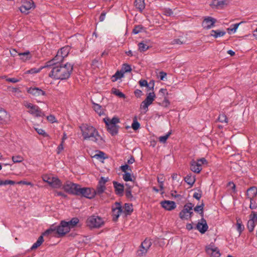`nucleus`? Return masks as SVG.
<instances>
[{
    "instance_id": "nucleus-1",
    "label": "nucleus",
    "mask_w": 257,
    "mask_h": 257,
    "mask_svg": "<svg viewBox=\"0 0 257 257\" xmlns=\"http://www.w3.org/2000/svg\"><path fill=\"white\" fill-rule=\"evenodd\" d=\"M50 67L52 68L49 76L55 80H65L68 79L73 69V65L66 63L64 65L56 64Z\"/></svg>"
},
{
    "instance_id": "nucleus-2",
    "label": "nucleus",
    "mask_w": 257,
    "mask_h": 257,
    "mask_svg": "<svg viewBox=\"0 0 257 257\" xmlns=\"http://www.w3.org/2000/svg\"><path fill=\"white\" fill-rule=\"evenodd\" d=\"M80 129L84 140L92 141L99 145L104 143V140L94 126L85 123L80 126Z\"/></svg>"
},
{
    "instance_id": "nucleus-3",
    "label": "nucleus",
    "mask_w": 257,
    "mask_h": 257,
    "mask_svg": "<svg viewBox=\"0 0 257 257\" xmlns=\"http://www.w3.org/2000/svg\"><path fill=\"white\" fill-rule=\"evenodd\" d=\"M67 225V223H66V221H61L59 225H52L50 228L46 230L43 233V235H48L52 233L53 232H56L58 237L63 236L70 231L69 228Z\"/></svg>"
},
{
    "instance_id": "nucleus-4",
    "label": "nucleus",
    "mask_w": 257,
    "mask_h": 257,
    "mask_svg": "<svg viewBox=\"0 0 257 257\" xmlns=\"http://www.w3.org/2000/svg\"><path fill=\"white\" fill-rule=\"evenodd\" d=\"M71 50V47L69 46H66L58 50L55 57L50 61H48V66H53L58 64L63 61L64 58L67 56Z\"/></svg>"
},
{
    "instance_id": "nucleus-5",
    "label": "nucleus",
    "mask_w": 257,
    "mask_h": 257,
    "mask_svg": "<svg viewBox=\"0 0 257 257\" xmlns=\"http://www.w3.org/2000/svg\"><path fill=\"white\" fill-rule=\"evenodd\" d=\"M104 223L103 218L95 215L89 216L86 220L87 225L90 228H99L104 225Z\"/></svg>"
},
{
    "instance_id": "nucleus-6",
    "label": "nucleus",
    "mask_w": 257,
    "mask_h": 257,
    "mask_svg": "<svg viewBox=\"0 0 257 257\" xmlns=\"http://www.w3.org/2000/svg\"><path fill=\"white\" fill-rule=\"evenodd\" d=\"M79 187L80 185L79 184L67 181L63 185L62 188L69 194L77 195Z\"/></svg>"
},
{
    "instance_id": "nucleus-7",
    "label": "nucleus",
    "mask_w": 257,
    "mask_h": 257,
    "mask_svg": "<svg viewBox=\"0 0 257 257\" xmlns=\"http://www.w3.org/2000/svg\"><path fill=\"white\" fill-rule=\"evenodd\" d=\"M207 164V161L204 158L197 159L196 161L192 160L190 163V169L194 173H199L202 169V165Z\"/></svg>"
},
{
    "instance_id": "nucleus-8",
    "label": "nucleus",
    "mask_w": 257,
    "mask_h": 257,
    "mask_svg": "<svg viewBox=\"0 0 257 257\" xmlns=\"http://www.w3.org/2000/svg\"><path fill=\"white\" fill-rule=\"evenodd\" d=\"M24 106L28 109V112L33 116L40 117L42 116L43 112L38 106L28 102L24 103Z\"/></svg>"
},
{
    "instance_id": "nucleus-9",
    "label": "nucleus",
    "mask_w": 257,
    "mask_h": 257,
    "mask_svg": "<svg viewBox=\"0 0 257 257\" xmlns=\"http://www.w3.org/2000/svg\"><path fill=\"white\" fill-rule=\"evenodd\" d=\"M194 205L191 203H187L184 205L183 209L180 212L179 217L182 219L187 220L190 218L193 214V207Z\"/></svg>"
},
{
    "instance_id": "nucleus-10",
    "label": "nucleus",
    "mask_w": 257,
    "mask_h": 257,
    "mask_svg": "<svg viewBox=\"0 0 257 257\" xmlns=\"http://www.w3.org/2000/svg\"><path fill=\"white\" fill-rule=\"evenodd\" d=\"M42 178L44 182H47L50 186L54 188H60L62 185L61 181L57 177L44 175Z\"/></svg>"
},
{
    "instance_id": "nucleus-11",
    "label": "nucleus",
    "mask_w": 257,
    "mask_h": 257,
    "mask_svg": "<svg viewBox=\"0 0 257 257\" xmlns=\"http://www.w3.org/2000/svg\"><path fill=\"white\" fill-rule=\"evenodd\" d=\"M94 189L89 187H81L80 186L77 196L84 197L88 199H92L95 197Z\"/></svg>"
},
{
    "instance_id": "nucleus-12",
    "label": "nucleus",
    "mask_w": 257,
    "mask_h": 257,
    "mask_svg": "<svg viewBox=\"0 0 257 257\" xmlns=\"http://www.w3.org/2000/svg\"><path fill=\"white\" fill-rule=\"evenodd\" d=\"M122 212V208L120 203L116 202L112 206V217L114 221H116Z\"/></svg>"
},
{
    "instance_id": "nucleus-13",
    "label": "nucleus",
    "mask_w": 257,
    "mask_h": 257,
    "mask_svg": "<svg viewBox=\"0 0 257 257\" xmlns=\"http://www.w3.org/2000/svg\"><path fill=\"white\" fill-rule=\"evenodd\" d=\"M156 95L154 92H150L148 94L146 99L141 103V108L144 109L146 111L148 110V108L155 100Z\"/></svg>"
},
{
    "instance_id": "nucleus-14",
    "label": "nucleus",
    "mask_w": 257,
    "mask_h": 257,
    "mask_svg": "<svg viewBox=\"0 0 257 257\" xmlns=\"http://www.w3.org/2000/svg\"><path fill=\"white\" fill-rule=\"evenodd\" d=\"M22 5L20 8V10L22 13L27 14L30 10L35 8L34 3L32 0H22Z\"/></svg>"
},
{
    "instance_id": "nucleus-15",
    "label": "nucleus",
    "mask_w": 257,
    "mask_h": 257,
    "mask_svg": "<svg viewBox=\"0 0 257 257\" xmlns=\"http://www.w3.org/2000/svg\"><path fill=\"white\" fill-rule=\"evenodd\" d=\"M230 3L229 0H212L210 6L212 8L221 9Z\"/></svg>"
},
{
    "instance_id": "nucleus-16",
    "label": "nucleus",
    "mask_w": 257,
    "mask_h": 257,
    "mask_svg": "<svg viewBox=\"0 0 257 257\" xmlns=\"http://www.w3.org/2000/svg\"><path fill=\"white\" fill-rule=\"evenodd\" d=\"M196 228L202 234L204 233L207 230L208 226L206 220L203 217L198 221Z\"/></svg>"
},
{
    "instance_id": "nucleus-17",
    "label": "nucleus",
    "mask_w": 257,
    "mask_h": 257,
    "mask_svg": "<svg viewBox=\"0 0 257 257\" xmlns=\"http://www.w3.org/2000/svg\"><path fill=\"white\" fill-rule=\"evenodd\" d=\"M206 251L211 257H219L221 255L217 247L211 244L206 247Z\"/></svg>"
},
{
    "instance_id": "nucleus-18",
    "label": "nucleus",
    "mask_w": 257,
    "mask_h": 257,
    "mask_svg": "<svg viewBox=\"0 0 257 257\" xmlns=\"http://www.w3.org/2000/svg\"><path fill=\"white\" fill-rule=\"evenodd\" d=\"M216 22V20L211 17H207L204 18L202 22V26L205 29H209L212 28L215 23Z\"/></svg>"
},
{
    "instance_id": "nucleus-19",
    "label": "nucleus",
    "mask_w": 257,
    "mask_h": 257,
    "mask_svg": "<svg viewBox=\"0 0 257 257\" xmlns=\"http://www.w3.org/2000/svg\"><path fill=\"white\" fill-rule=\"evenodd\" d=\"M27 91L29 93L36 97L46 95V92L38 87H30L28 89Z\"/></svg>"
},
{
    "instance_id": "nucleus-20",
    "label": "nucleus",
    "mask_w": 257,
    "mask_h": 257,
    "mask_svg": "<svg viewBox=\"0 0 257 257\" xmlns=\"http://www.w3.org/2000/svg\"><path fill=\"white\" fill-rule=\"evenodd\" d=\"M161 205L162 207L167 210H172L176 207L175 203L174 201L169 200L162 201Z\"/></svg>"
},
{
    "instance_id": "nucleus-21",
    "label": "nucleus",
    "mask_w": 257,
    "mask_h": 257,
    "mask_svg": "<svg viewBox=\"0 0 257 257\" xmlns=\"http://www.w3.org/2000/svg\"><path fill=\"white\" fill-rule=\"evenodd\" d=\"M10 115L4 109H0V123L4 124L9 119Z\"/></svg>"
},
{
    "instance_id": "nucleus-22",
    "label": "nucleus",
    "mask_w": 257,
    "mask_h": 257,
    "mask_svg": "<svg viewBox=\"0 0 257 257\" xmlns=\"http://www.w3.org/2000/svg\"><path fill=\"white\" fill-rule=\"evenodd\" d=\"M113 184L116 194L119 195H122L124 191L123 185L116 181H113Z\"/></svg>"
},
{
    "instance_id": "nucleus-23",
    "label": "nucleus",
    "mask_w": 257,
    "mask_h": 257,
    "mask_svg": "<svg viewBox=\"0 0 257 257\" xmlns=\"http://www.w3.org/2000/svg\"><path fill=\"white\" fill-rule=\"evenodd\" d=\"M48 65V61L45 63V64L40 67L39 68H33L30 70H28L25 72V74H35L40 72L43 69L45 68H49L51 66Z\"/></svg>"
},
{
    "instance_id": "nucleus-24",
    "label": "nucleus",
    "mask_w": 257,
    "mask_h": 257,
    "mask_svg": "<svg viewBox=\"0 0 257 257\" xmlns=\"http://www.w3.org/2000/svg\"><path fill=\"white\" fill-rule=\"evenodd\" d=\"M103 121L105 124H111L113 125H117L116 124L119 122V119L117 117H113L111 119L108 117L103 118Z\"/></svg>"
},
{
    "instance_id": "nucleus-25",
    "label": "nucleus",
    "mask_w": 257,
    "mask_h": 257,
    "mask_svg": "<svg viewBox=\"0 0 257 257\" xmlns=\"http://www.w3.org/2000/svg\"><path fill=\"white\" fill-rule=\"evenodd\" d=\"M257 195V188L250 187L247 191L246 195L248 198H253Z\"/></svg>"
},
{
    "instance_id": "nucleus-26",
    "label": "nucleus",
    "mask_w": 257,
    "mask_h": 257,
    "mask_svg": "<svg viewBox=\"0 0 257 257\" xmlns=\"http://www.w3.org/2000/svg\"><path fill=\"white\" fill-rule=\"evenodd\" d=\"M19 55L21 57V60L23 62H26L32 58V55L30 54V52L29 51L23 53H19Z\"/></svg>"
},
{
    "instance_id": "nucleus-27",
    "label": "nucleus",
    "mask_w": 257,
    "mask_h": 257,
    "mask_svg": "<svg viewBox=\"0 0 257 257\" xmlns=\"http://www.w3.org/2000/svg\"><path fill=\"white\" fill-rule=\"evenodd\" d=\"M108 132L112 135H116L118 133V126L111 124H106Z\"/></svg>"
},
{
    "instance_id": "nucleus-28",
    "label": "nucleus",
    "mask_w": 257,
    "mask_h": 257,
    "mask_svg": "<svg viewBox=\"0 0 257 257\" xmlns=\"http://www.w3.org/2000/svg\"><path fill=\"white\" fill-rule=\"evenodd\" d=\"M133 211V205L130 203H125L122 208V212L125 215H130Z\"/></svg>"
},
{
    "instance_id": "nucleus-29",
    "label": "nucleus",
    "mask_w": 257,
    "mask_h": 257,
    "mask_svg": "<svg viewBox=\"0 0 257 257\" xmlns=\"http://www.w3.org/2000/svg\"><path fill=\"white\" fill-rule=\"evenodd\" d=\"M135 5L137 9L142 12L145 8V0H136Z\"/></svg>"
},
{
    "instance_id": "nucleus-30",
    "label": "nucleus",
    "mask_w": 257,
    "mask_h": 257,
    "mask_svg": "<svg viewBox=\"0 0 257 257\" xmlns=\"http://www.w3.org/2000/svg\"><path fill=\"white\" fill-rule=\"evenodd\" d=\"M225 32L223 31H220L219 30H212L211 31L210 36L217 38L218 37H223L225 34Z\"/></svg>"
},
{
    "instance_id": "nucleus-31",
    "label": "nucleus",
    "mask_w": 257,
    "mask_h": 257,
    "mask_svg": "<svg viewBox=\"0 0 257 257\" xmlns=\"http://www.w3.org/2000/svg\"><path fill=\"white\" fill-rule=\"evenodd\" d=\"M106 190L105 186H102L99 184H98L97 186L96 189H94V194L95 196L96 195L100 196Z\"/></svg>"
},
{
    "instance_id": "nucleus-32",
    "label": "nucleus",
    "mask_w": 257,
    "mask_h": 257,
    "mask_svg": "<svg viewBox=\"0 0 257 257\" xmlns=\"http://www.w3.org/2000/svg\"><path fill=\"white\" fill-rule=\"evenodd\" d=\"M44 235H43V233L42 235H41L39 237L37 241L35 243H34L33 244V245L31 246V250H33V249H36L37 248H38L39 246H40L42 244V243L44 241V238H43Z\"/></svg>"
},
{
    "instance_id": "nucleus-33",
    "label": "nucleus",
    "mask_w": 257,
    "mask_h": 257,
    "mask_svg": "<svg viewBox=\"0 0 257 257\" xmlns=\"http://www.w3.org/2000/svg\"><path fill=\"white\" fill-rule=\"evenodd\" d=\"M186 183L190 186H193L195 181V177L191 174L187 175L184 178Z\"/></svg>"
},
{
    "instance_id": "nucleus-34",
    "label": "nucleus",
    "mask_w": 257,
    "mask_h": 257,
    "mask_svg": "<svg viewBox=\"0 0 257 257\" xmlns=\"http://www.w3.org/2000/svg\"><path fill=\"white\" fill-rule=\"evenodd\" d=\"M78 222L79 219L76 217L73 218L70 221H66V223H67V226L69 228V230L71 228L75 227Z\"/></svg>"
},
{
    "instance_id": "nucleus-35",
    "label": "nucleus",
    "mask_w": 257,
    "mask_h": 257,
    "mask_svg": "<svg viewBox=\"0 0 257 257\" xmlns=\"http://www.w3.org/2000/svg\"><path fill=\"white\" fill-rule=\"evenodd\" d=\"M93 109L100 116L104 114L101 106L98 104L94 103Z\"/></svg>"
},
{
    "instance_id": "nucleus-36",
    "label": "nucleus",
    "mask_w": 257,
    "mask_h": 257,
    "mask_svg": "<svg viewBox=\"0 0 257 257\" xmlns=\"http://www.w3.org/2000/svg\"><path fill=\"white\" fill-rule=\"evenodd\" d=\"M241 23H242V22L231 25L227 29L228 33H229V34L230 33V32H232V33H235L236 32V30L237 29L238 26H239V25Z\"/></svg>"
},
{
    "instance_id": "nucleus-37",
    "label": "nucleus",
    "mask_w": 257,
    "mask_h": 257,
    "mask_svg": "<svg viewBox=\"0 0 257 257\" xmlns=\"http://www.w3.org/2000/svg\"><path fill=\"white\" fill-rule=\"evenodd\" d=\"M203 206L204 204L202 203L200 205H197L194 208V210L195 212L199 213L202 217H203Z\"/></svg>"
},
{
    "instance_id": "nucleus-38",
    "label": "nucleus",
    "mask_w": 257,
    "mask_h": 257,
    "mask_svg": "<svg viewBox=\"0 0 257 257\" xmlns=\"http://www.w3.org/2000/svg\"><path fill=\"white\" fill-rule=\"evenodd\" d=\"M138 47L139 50L141 52H145L147 51L149 48V46L147 45L143 42L139 43L138 44Z\"/></svg>"
},
{
    "instance_id": "nucleus-39",
    "label": "nucleus",
    "mask_w": 257,
    "mask_h": 257,
    "mask_svg": "<svg viewBox=\"0 0 257 257\" xmlns=\"http://www.w3.org/2000/svg\"><path fill=\"white\" fill-rule=\"evenodd\" d=\"M12 159L14 163H21L24 161L23 157L20 155L14 156Z\"/></svg>"
},
{
    "instance_id": "nucleus-40",
    "label": "nucleus",
    "mask_w": 257,
    "mask_h": 257,
    "mask_svg": "<svg viewBox=\"0 0 257 257\" xmlns=\"http://www.w3.org/2000/svg\"><path fill=\"white\" fill-rule=\"evenodd\" d=\"M141 245L143 246V247L145 248L148 250L152 245V242L149 239H146L143 242H142Z\"/></svg>"
},
{
    "instance_id": "nucleus-41",
    "label": "nucleus",
    "mask_w": 257,
    "mask_h": 257,
    "mask_svg": "<svg viewBox=\"0 0 257 257\" xmlns=\"http://www.w3.org/2000/svg\"><path fill=\"white\" fill-rule=\"evenodd\" d=\"M255 226V222L252 220H249L247 222V227L249 232H252Z\"/></svg>"
},
{
    "instance_id": "nucleus-42",
    "label": "nucleus",
    "mask_w": 257,
    "mask_h": 257,
    "mask_svg": "<svg viewBox=\"0 0 257 257\" xmlns=\"http://www.w3.org/2000/svg\"><path fill=\"white\" fill-rule=\"evenodd\" d=\"M237 230L240 233L244 229V226L242 224L241 221L240 219H237L236 221Z\"/></svg>"
},
{
    "instance_id": "nucleus-43",
    "label": "nucleus",
    "mask_w": 257,
    "mask_h": 257,
    "mask_svg": "<svg viewBox=\"0 0 257 257\" xmlns=\"http://www.w3.org/2000/svg\"><path fill=\"white\" fill-rule=\"evenodd\" d=\"M148 250L147 249L143 247V246L141 245L139 249L137 251L138 255L139 256H143L146 254Z\"/></svg>"
},
{
    "instance_id": "nucleus-44",
    "label": "nucleus",
    "mask_w": 257,
    "mask_h": 257,
    "mask_svg": "<svg viewBox=\"0 0 257 257\" xmlns=\"http://www.w3.org/2000/svg\"><path fill=\"white\" fill-rule=\"evenodd\" d=\"M123 76V73H120V72H119L118 71H117L115 73V74L114 75H113V76L112 77V81H116L118 79H120L121 78H122Z\"/></svg>"
},
{
    "instance_id": "nucleus-45",
    "label": "nucleus",
    "mask_w": 257,
    "mask_h": 257,
    "mask_svg": "<svg viewBox=\"0 0 257 257\" xmlns=\"http://www.w3.org/2000/svg\"><path fill=\"white\" fill-rule=\"evenodd\" d=\"M171 134V132H168L166 135L160 137L159 138V141L161 143H165Z\"/></svg>"
},
{
    "instance_id": "nucleus-46",
    "label": "nucleus",
    "mask_w": 257,
    "mask_h": 257,
    "mask_svg": "<svg viewBox=\"0 0 257 257\" xmlns=\"http://www.w3.org/2000/svg\"><path fill=\"white\" fill-rule=\"evenodd\" d=\"M123 179L127 182V181H132V176L130 173H125L123 174L122 176Z\"/></svg>"
},
{
    "instance_id": "nucleus-47",
    "label": "nucleus",
    "mask_w": 257,
    "mask_h": 257,
    "mask_svg": "<svg viewBox=\"0 0 257 257\" xmlns=\"http://www.w3.org/2000/svg\"><path fill=\"white\" fill-rule=\"evenodd\" d=\"M250 200L249 208L251 209H254L257 208V203L253 200V198H248Z\"/></svg>"
},
{
    "instance_id": "nucleus-48",
    "label": "nucleus",
    "mask_w": 257,
    "mask_h": 257,
    "mask_svg": "<svg viewBox=\"0 0 257 257\" xmlns=\"http://www.w3.org/2000/svg\"><path fill=\"white\" fill-rule=\"evenodd\" d=\"M140 126V124L139 122L137 120V119H134L132 124V127L133 128V130L136 131L139 128Z\"/></svg>"
},
{
    "instance_id": "nucleus-49",
    "label": "nucleus",
    "mask_w": 257,
    "mask_h": 257,
    "mask_svg": "<svg viewBox=\"0 0 257 257\" xmlns=\"http://www.w3.org/2000/svg\"><path fill=\"white\" fill-rule=\"evenodd\" d=\"M113 93L120 98H125V95L116 89H114V90H113Z\"/></svg>"
},
{
    "instance_id": "nucleus-50",
    "label": "nucleus",
    "mask_w": 257,
    "mask_h": 257,
    "mask_svg": "<svg viewBox=\"0 0 257 257\" xmlns=\"http://www.w3.org/2000/svg\"><path fill=\"white\" fill-rule=\"evenodd\" d=\"M108 181V177H101L99 180L98 184L102 186H105V183Z\"/></svg>"
},
{
    "instance_id": "nucleus-51",
    "label": "nucleus",
    "mask_w": 257,
    "mask_h": 257,
    "mask_svg": "<svg viewBox=\"0 0 257 257\" xmlns=\"http://www.w3.org/2000/svg\"><path fill=\"white\" fill-rule=\"evenodd\" d=\"M218 119L221 122H227V118L226 116L223 114L219 115Z\"/></svg>"
},
{
    "instance_id": "nucleus-52",
    "label": "nucleus",
    "mask_w": 257,
    "mask_h": 257,
    "mask_svg": "<svg viewBox=\"0 0 257 257\" xmlns=\"http://www.w3.org/2000/svg\"><path fill=\"white\" fill-rule=\"evenodd\" d=\"M164 14L167 16H171L173 15V13L171 9L169 8H165L163 10Z\"/></svg>"
},
{
    "instance_id": "nucleus-53",
    "label": "nucleus",
    "mask_w": 257,
    "mask_h": 257,
    "mask_svg": "<svg viewBox=\"0 0 257 257\" xmlns=\"http://www.w3.org/2000/svg\"><path fill=\"white\" fill-rule=\"evenodd\" d=\"M143 29V27L142 26L139 25L136 26L133 30V32L135 34H137L141 32Z\"/></svg>"
},
{
    "instance_id": "nucleus-54",
    "label": "nucleus",
    "mask_w": 257,
    "mask_h": 257,
    "mask_svg": "<svg viewBox=\"0 0 257 257\" xmlns=\"http://www.w3.org/2000/svg\"><path fill=\"white\" fill-rule=\"evenodd\" d=\"M122 69L125 72H130L132 71L131 66L127 64H123Z\"/></svg>"
},
{
    "instance_id": "nucleus-55",
    "label": "nucleus",
    "mask_w": 257,
    "mask_h": 257,
    "mask_svg": "<svg viewBox=\"0 0 257 257\" xmlns=\"http://www.w3.org/2000/svg\"><path fill=\"white\" fill-rule=\"evenodd\" d=\"M158 182L159 184V187L160 188V190H163L164 189V179L163 178H160L159 177L157 178Z\"/></svg>"
},
{
    "instance_id": "nucleus-56",
    "label": "nucleus",
    "mask_w": 257,
    "mask_h": 257,
    "mask_svg": "<svg viewBox=\"0 0 257 257\" xmlns=\"http://www.w3.org/2000/svg\"><path fill=\"white\" fill-rule=\"evenodd\" d=\"M36 132L38 133V134H39V135H41L42 136H43L44 137H47L48 135L45 133V132L44 131V130H43V129L42 128H36Z\"/></svg>"
},
{
    "instance_id": "nucleus-57",
    "label": "nucleus",
    "mask_w": 257,
    "mask_h": 257,
    "mask_svg": "<svg viewBox=\"0 0 257 257\" xmlns=\"http://www.w3.org/2000/svg\"><path fill=\"white\" fill-rule=\"evenodd\" d=\"M120 169L124 173H127L126 172L127 170H130V171H131V168L127 165H124L121 166L120 167Z\"/></svg>"
},
{
    "instance_id": "nucleus-58",
    "label": "nucleus",
    "mask_w": 257,
    "mask_h": 257,
    "mask_svg": "<svg viewBox=\"0 0 257 257\" xmlns=\"http://www.w3.org/2000/svg\"><path fill=\"white\" fill-rule=\"evenodd\" d=\"M16 184V182L12 180H7L3 181L2 185H13Z\"/></svg>"
},
{
    "instance_id": "nucleus-59",
    "label": "nucleus",
    "mask_w": 257,
    "mask_h": 257,
    "mask_svg": "<svg viewBox=\"0 0 257 257\" xmlns=\"http://www.w3.org/2000/svg\"><path fill=\"white\" fill-rule=\"evenodd\" d=\"M249 220H252L254 222L257 221V213L254 212H252V213L250 215V219Z\"/></svg>"
},
{
    "instance_id": "nucleus-60",
    "label": "nucleus",
    "mask_w": 257,
    "mask_h": 257,
    "mask_svg": "<svg viewBox=\"0 0 257 257\" xmlns=\"http://www.w3.org/2000/svg\"><path fill=\"white\" fill-rule=\"evenodd\" d=\"M155 85L154 81L152 80L150 81L149 83H148V85L147 86L148 89V91L149 90H153L154 87Z\"/></svg>"
},
{
    "instance_id": "nucleus-61",
    "label": "nucleus",
    "mask_w": 257,
    "mask_h": 257,
    "mask_svg": "<svg viewBox=\"0 0 257 257\" xmlns=\"http://www.w3.org/2000/svg\"><path fill=\"white\" fill-rule=\"evenodd\" d=\"M125 195L126 197L128 198H132L133 197L132 194V191L131 188H127L125 190Z\"/></svg>"
},
{
    "instance_id": "nucleus-62",
    "label": "nucleus",
    "mask_w": 257,
    "mask_h": 257,
    "mask_svg": "<svg viewBox=\"0 0 257 257\" xmlns=\"http://www.w3.org/2000/svg\"><path fill=\"white\" fill-rule=\"evenodd\" d=\"M17 184L29 185V186H31V187H33L34 186L33 184H32L31 182H27V181H20L19 182H18L17 183Z\"/></svg>"
},
{
    "instance_id": "nucleus-63",
    "label": "nucleus",
    "mask_w": 257,
    "mask_h": 257,
    "mask_svg": "<svg viewBox=\"0 0 257 257\" xmlns=\"http://www.w3.org/2000/svg\"><path fill=\"white\" fill-rule=\"evenodd\" d=\"M47 120L50 122L53 123L56 121L55 117L53 115H50L47 116Z\"/></svg>"
},
{
    "instance_id": "nucleus-64",
    "label": "nucleus",
    "mask_w": 257,
    "mask_h": 257,
    "mask_svg": "<svg viewBox=\"0 0 257 257\" xmlns=\"http://www.w3.org/2000/svg\"><path fill=\"white\" fill-rule=\"evenodd\" d=\"M184 42L181 41L180 39H175L172 42V44L181 45L184 44Z\"/></svg>"
}]
</instances>
